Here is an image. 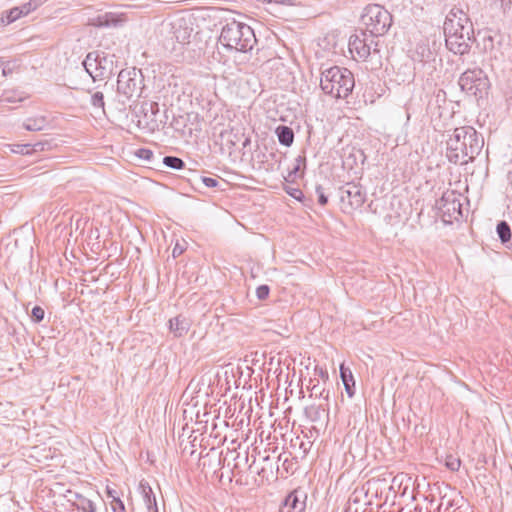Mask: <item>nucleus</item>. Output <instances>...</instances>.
<instances>
[{
  "label": "nucleus",
  "mask_w": 512,
  "mask_h": 512,
  "mask_svg": "<svg viewBox=\"0 0 512 512\" xmlns=\"http://www.w3.org/2000/svg\"><path fill=\"white\" fill-rule=\"evenodd\" d=\"M446 145L448 161L455 165H466L480 154L484 138L474 127L461 126L454 129Z\"/></svg>",
  "instance_id": "obj_1"
},
{
  "label": "nucleus",
  "mask_w": 512,
  "mask_h": 512,
  "mask_svg": "<svg viewBox=\"0 0 512 512\" xmlns=\"http://www.w3.org/2000/svg\"><path fill=\"white\" fill-rule=\"evenodd\" d=\"M446 47L454 54L463 55L470 49L473 27L468 16L460 9H452L443 25Z\"/></svg>",
  "instance_id": "obj_2"
},
{
  "label": "nucleus",
  "mask_w": 512,
  "mask_h": 512,
  "mask_svg": "<svg viewBox=\"0 0 512 512\" xmlns=\"http://www.w3.org/2000/svg\"><path fill=\"white\" fill-rule=\"evenodd\" d=\"M219 42L228 50L246 53L253 49L257 39L249 25L233 19L222 27Z\"/></svg>",
  "instance_id": "obj_3"
},
{
  "label": "nucleus",
  "mask_w": 512,
  "mask_h": 512,
  "mask_svg": "<svg viewBox=\"0 0 512 512\" xmlns=\"http://www.w3.org/2000/svg\"><path fill=\"white\" fill-rule=\"evenodd\" d=\"M354 86V75L347 68L333 66L321 73L322 91L336 99H346L352 93Z\"/></svg>",
  "instance_id": "obj_4"
},
{
  "label": "nucleus",
  "mask_w": 512,
  "mask_h": 512,
  "mask_svg": "<svg viewBox=\"0 0 512 512\" xmlns=\"http://www.w3.org/2000/svg\"><path fill=\"white\" fill-rule=\"evenodd\" d=\"M361 22L369 37H379L387 33L392 24V15L379 4H369L361 15Z\"/></svg>",
  "instance_id": "obj_5"
},
{
  "label": "nucleus",
  "mask_w": 512,
  "mask_h": 512,
  "mask_svg": "<svg viewBox=\"0 0 512 512\" xmlns=\"http://www.w3.org/2000/svg\"><path fill=\"white\" fill-rule=\"evenodd\" d=\"M114 55L109 56L103 51H91L83 60L85 71L91 76L93 81L109 79L115 69Z\"/></svg>",
  "instance_id": "obj_6"
},
{
  "label": "nucleus",
  "mask_w": 512,
  "mask_h": 512,
  "mask_svg": "<svg viewBox=\"0 0 512 512\" xmlns=\"http://www.w3.org/2000/svg\"><path fill=\"white\" fill-rule=\"evenodd\" d=\"M143 85L141 70L136 68L123 69L118 74L117 94L119 101L125 104L133 97H140Z\"/></svg>",
  "instance_id": "obj_7"
},
{
  "label": "nucleus",
  "mask_w": 512,
  "mask_h": 512,
  "mask_svg": "<svg viewBox=\"0 0 512 512\" xmlns=\"http://www.w3.org/2000/svg\"><path fill=\"white\" fill-rule=\"evenodd\" d=\"M459 86L469 96L483 98L490 87L486 73L480 68L467 69L459 78Z\"/></svg>",
  "instance_id": "obj_8"
},
{
  "label": "nucleus",
  "mask_w": 512,
  "mask_h": 512,
  "mask_svg": "<svg viewBox=\"0 0 512 512\" xmlns=\"http://www.w3.org/2000/svg\"><path fill=\"white\" fill-rule=\"evenodd\" d=\"M341 210L351 214L361 208L367 200V191L359 182H346L338 188Z\"/></svg>",
  "instance_id": "obj_9"
},
{
  "label": "nucleus",
  "mask_w": 512,
  "mask_h": 512,
  "mask_svg": "<svg viewBox=\"0 0 512 512\" xmlns=\"http://www.w3.org/2000/svg\"><path fill=\"white\" fill-rule=\"evenodd\" d=\"M462 195L454 190L445 191L441 198L436 201V208L441 214L444 222L452 223L463 217Z\"/></svg>",
  "instance_id": "obj_10"
},
{
  "label": "nucleus",
  "mask_w": 512,
  "mask_h": 512,
  "mask_svg": "<svg viewBox=\"0 0 512 512\" xmlns=\"http://www.w3.org/2000/svg\"><path fill=\"white\" fill-rule=\"evenodd\" d=\"M159 112L160 109L157 102L143 101L139 111L136 113L138 117V127L150 133L158 130L161 123V120L158 119Z\"/></svg>",
  "instance_id": "obj_11"
},
{
  "label": "nucleus",
  "mask_w": 512,
  "mask_h": 512,
  "mask_svg": "<svg viewBox=\"0 0 512 512\" xmlns=\"http://www.w3.org/2000/svg\"><path fill=\"white\" fill-rule=\"evenodd\" d=\"M371 44H373V37H368L367 33L362 31L361 36L350 37L349 51L354 59L365 61L371 55Z\"/></svg>",
  "instance_id": "obj_12"
},
{
  "label": "nucleus",
  "mask_w": 512,
  "mask_h": 512,
  "mask_svg": "<svg viewBox=\"0 0 512 512\" xmlns=\"http://www.w3.org/2000/svg\"><path fill=\"white\" fill-rule=\"evenodd\" d=\"M304 415L307 420L314 423V429H325L329 422V403L311 404L304 408Z\"/></svg>",
  "instance_id": "obj_13"
},
{
  "label": "nucleus",
  "mask_w": 512,
  "mask_h": 512,
  "mask_svg": "<svg viewBox=\"0 0 512 512\" xmlns=\"http://www.w3.org/2000/svg\"><path fill=\"white\" fill-rule=\"evenodd\" d=\"M307 494L301 489H294L284 499L283 508H287L286 512H304L306 509Z\"/></svg>",
  "instance_id": "obj_14"
},
{
  "label": "nucleus",
  "mask_w": 512,
  "mask_h": 512,
  "mask_svg": "<svg viewBox=\"0 0 512 512\" xmlns=\"http://www.w3.org/2000/svg\"><path fill=\"white\" fill-rule=\"evenodd\" d=\"M139 489L142 494L147 512H158V506L156 502V496L149 483L145 480H141L139 483Z\"/></svg>",
  "instance_id": "obj_15"
},
{
  "label": "nucleus",
  "mask_w": 512,
  "mask_h": 512,
  "mask_svg": "<svg viewBox=\"0 0 512 512\" xmlns=\"http://www.w3.org/2000/svg\"><path fill=\"white\" fill-rule=\"evenodd\" d=\"M169 328L176 337H182L189 331L190 322L186 317L178 315L169 320Z\"/></svg>",
  "instance_id": "obj_16"
},
{
  "label": "nucleus",
  "mask_w": 512,
  "mask_h": 512,
  "mask_svg": "<svg viewBox=\"0 0 512 512\" xmlns=\"http://www.w3.org/2000/svg\"><path fill=\"white\" fill-rule=\"evenodd\" d=\"M433 57V52L425 43H418L412 53V59L420 63H427L433 60Z\"/></svg>",
  "instance_id": "obj_17"
},
{
  "label": "nucleus",
  "mask_w": 512,
  "mask_h": 512,
  "mask_svg": "<svg viewBox=\"0 0 512 512\" xmlns=\"http://www.w3.org/2000/svg\"><path fill=\"white\" fill-rule=\"evenodd\" d=\"M340 377L347 395L349 397H353L355 394V381L351 370L348 367H345L344 364L340 365Z\"/></svg>",
  "instance_id": "obj_18"
},
{
  "label": "nucleus",
  "mask_w": 512,
  "mask_h": 512,
  "mask_svg": "<svg viewBox=\"0 0 512 512\" xmlns=\"http://www.w3.org/2000/svg\"><path fill=\"white\" fill-rule=\"evenodd\" d=\"M275 133L281 145L290 147L294 142V131L291 127L280 125L276 128Z\"/></svg>",
  "instance_id": "obj_19"
},
{
  "label": "nucleus",
  "mask_w": 512,
  "mask_h": 512,
  "mask_svg": "<svg viewBox=\"0 0 512 512\" xmlns=\"http://www.w3.org/2000/svg\"><path fill=\"white\" fill-rule=\"evenodd\" d=\"M72 504L77 510L82 512L96 511L94 502L79 493H74V500H72Z\"/></svg>",
  "instance_id": "obj_20"
},
{
  "label": "nucleus",
  "mask_w": 512,
  "mask_h": 512,
  "mask_svg": "<svg viewBox=\"0 0 512 512\" xmlns=\"http://www.w3.org/2000/svg\"><path fill=\"white\" fill-rule=\"evenodd\" d=\"M496 232L500 239V242L507 248V245H510L512 242V232L510 225L502 220L498 222L496 226Z\"/></svg>",
  "instance_id": "obj_21"
},
{
  "label": "nucleus",
  "mask_w": 512,
  "mask_h": 512,
  "mask_svg": "<svg viewBox=\"0 0 512 512\" xmlns=\"http://www.w3.org/2000/svg\"><path fill=\"white\" fill-rule=\"evenodd\" d=\"M46 145H48L47 142H36L34 144H18L15 145V148L12 149V151L22 155H30L33 152L44 151Z\"/></svg>",
  "instance_id": "obj_22"
},
{
  "label": "nucleus",
  "mask_w": 512,
  "mask_h": 512,
  "mask_svg": "<svg viewBox=\"0 0 512 512\" xmlns=\"http://www.w3.org/2000/svg\"><path fill=\"white\" fill-rule=\"evenodd\" d=\"M47 124L46 117L39 116L35 118H28L24 123L23 127L28 131H41Z\"/></svg>",
  "instance_id": "obj_23"
},
{
  "label": "nucleus",
  "mask_w": 512,
  "mask_h": 512,
  "mask_svg": "<svg viewBox=\"0 0 512 512\" xmlns=\"http://www.w3.org/2000/svg\"><path fill=\"white\" fill-rule=\"evenodd\" d=\"M23 100V97L21 93H19L16 90L9 89L4 90L2 94L0 95V103L1 104H9V103H17L21 102Z\"/></svg>",
  "instance_id": "obj_24"
},
{
  "label": "nucleus",
  "mask_w": 512,
  "mask_h": 512,
  "mask_svg": "<svg viewBox=\"0 0 512 512\" xmlns=\"http://www.w3.org/2000/svg\"><path fill=\"white\" fill-rule=\"evenodd\" d=\"M316 383H314L312 385V387L310 388V397L312 396H315L317 398H322L323 400H325L327 403L329 402V398H330V391L325 389V388H320L319 387V381L318 380H315Z\"/></svg>",
  "instance_id": "obj_25"
},
{
  "label": "nucleus",
  "mask_w": 512,
  "mask_h": 512,
  "mask_svg": "<svg viewBox=\"0 0 512 512\" xmlns=\"http://www.w3.org/2000/svg\"><path fill=\"white\" fill-rule=\"evenodd\" d=\"M163 164L174 170H181L184 168V161L176 156H165L162 160Z\"/></svg>",
  "instance_id": "obj_26"
},
{
  "label": "nucleus",
  "mask_w": 512,
  "mask_h": 512,
  "mask_svg": "<svg viewBox=\"0 0 512 512\" xmlns=\"http://www.w3.org/2000/svg\"><path fill=\"white\" fill-rule=\"evenodd\" d=\"M90 103L95 109H101L104 111L105 101L103 92L95 91L94 93H91Z\"/></svg>",
  "instance_id": "obj_27"
},
{
  "label": "nucleus",
  "mask_w": 512,
  "mask_h": 512,
  "mask_svg": "<svg viewBox=\"0 0 512 512\" xmlns=\"http://www.w3.org/2000/svg\"><path fill=\"white\" fill-rule=\"evenodd\" d=\"M455 501L453 499L447 498V496H443L438 505V512H456Z\"/></svg>",
  "instance_id": "obj_28"
},
{
  "label": "nucleus",
  "mask_w": 512,
  "mask_h": 512,
  "mask_svg": "<svg viewBox=\"0 0 512 512\" xmlns=\"http://www.w3.org/2000/svg\"><path fill=\"white\" fill-rule=\"evenodd\" d=\"M195 183H201L208 188H217L220 184L218 178H212L207 176H197L195 179Z\"/></svg>",
  "instance_id": "obj_29"
},
{
  "label": "nucleus",
  "mask_w": 512,
  "mask_h": 512,
  "mask_svg": "<svg viewBox=\"0 0 512 512\" xmlns=\"http://www.w3.org/2000/svg\"><path fill=\"white\" fill-rule=\"evenodd\" d=\"M306 165V157L304 155H299L295 159V164L291 169V172L294 176L302 177L303 173H300L302 167Z\"/></svg>",
  "instance_id": "obj_30"
},
{
  "label": "nucleus",
  "mask_w": 512,
  "mask_h": 512,
  "mask_svg": "<svg viewBox=\"0 0 512 512\" xmlns=\"http://www.w3.org/2000/svg\"><path fill=\"white\" fill-rule=\"evenodd\" d=\"M45 316V311L41 306H35L31 311V319L34 323H40L43 321Z\"/></svg>",
  "instance_id": "obj_31"
},
{
  "label": "nucleus",
  "mask_w": 512,
  "mask_h": 512,
  "mask_svg": "<svg viewBox=\"0 0 512 512\" xmlns=\"http://www.w3.org/2000/svg\"><path fill=\"white\" fill-rule=\"evenodd\" d=\"M263 462L265 463V466H263L261 469H258L256 471V473L259 476H261V477H266L267 476L266 472H267L268 469L272 473V471H273V463H272L271 458H270L269 455L263 457Z\"/></svg>",
  "instance_id": "obj_32"
},
{
  "label": "nucleus",
  "mask_w": 512,
  "mask_h": 512,
  "mask_svg": "<svg viewBox=\"0 0 512 512\" xmlns=\"http://www.w3.org/2000/svg\"><path fill=\"white\" fill-rule=\"evenodd\" d=\"M445 465L451 471H458L461 465V461L459 458L450 455L446 458Z\"/></svg>",
  "instance_id": "obj_33"
},
{
  "label": "nucleus",
  "mask_w": 512,
  "mask_h": 512,
  "mask_svg": "<svg viewBox=\"0 0 512 512\" xmlns=\"http://www.w3.org/2000/svg\"><path fill=\"white\" fill-rule=\"evenodd\" d=\"M135 156H137L139 159H142L145 161H151L154 158V153L150 149L140 148V149L136 150Z\"/></svg>",
  "instance_id": "obj_34"
},
{
  "label": "nucleus",
  "mask_w": 512,
  "mask_h": 512,
  "mask_svg": "<svg viewBox=\"0 0 512 512\" xmlns=\"http://www.w3.org/2000/svg\"><path fill=\"white\" fill-rule=\"evenodd\" d=\"M315 192L317 194L318 204L321 206H325L328 203V196L325 194L324 188L322 185H316Z\"/></svg>",
  "instance_id": "obj_35"
},
{
  "label": "nucleus",
  "mask_w": 512,
  "mask_h": 512,
  "mask_svg": "<svg viewBox=\"0 0 512 512\" xmlns=\"http://www.w3.org/2000/svg\"><path fill=\"white\" fill-rule=\"evenodd\" d=\"M38 5H39L38 1L31 0V1L23 4L22 6H20L19 8L21 9L22 16H26L30 12L34 11L38 7Z\"/></svg>",
  "instance_id": "obj_36"
},
{
  "label": "nucleus",
  "mask_w": 512,
  "mask_h": 512,
  "mask_svg": "<svg viewBox=\"0 0 512 512\" xmlns=\"http://www.w3.org/2000/svg\"><path fill=\"white\" fill-rule=\"evenodd\" d=\"M21 16V9L18 7H14L6 12V22L10 24L19 19Z\"/></svg>",
  "instance_id": "obj_37"
},
{
  "label": "nucleus",
  "mask_w": 512,
  "mask_h": 512,
  "mask_svg": "<svg viewBox=\"0 0 512 512\" xmlns=\"http://www.w3.org/2000/svg\"><path fill=\"white\" fill-rule=\"evenodd\" d=\"M270 293V288L268 285H260L256 289V296L259 300H265Z\"/></svg>",
  "instance_id": "obj_38"
},
{
  "label": "nucleus",
  "mask_w": 512,
  "mask_h": 512,
  "mask_svg": "<svg viewBox=\"0 0 512 512\" xmlns=\"http://www.w3.org/2000/svg\"><path fill=\"white\" fill-rule=\"evenodd\" d=\"M110 506L113 512H127L125 505L120 498L115 501H110Z\"/></svg>",
  "instance_id": "obj_39"
},
{
  "label": "nucleus",
  "mask_w": 512,
  "mask_h": 512,
  "mask_svg": "<svg viewBox=\"0 0 512 512\" xmlns=\"http://www.w3.org/2000/svg\"><path fill=\"white\" fill-rule=\"evenodd\" d=\"M285 191L291 196L293 197L294 199L296 200H299L301 201L302 198L304 197V194L303 192L298 189V188H290V187H287L285 188Z\"/></svg>",
  "instance_id": "obj_40"
},
{
  "label": "nucleus",
  "mask_w": 512,
  "mask_h": 512,
  "mask_svg": "<svg viewBox=\"0 0 512 512\" xmlns=\"http://www.w3.org/2000/svg\"><path fill=\"white\" fill-rule=\"evenodd\" d=\"M315 375H318L324 382L328 381L329 374L326 368L316 366L314 369Z\"/></svg>",
  "instance_id": "obj_41"
},
{
  "label": "nucleus",
  "mask_w": 512,
  "mask_h": 512,
  "mask_svg": "<svg viewBox=\"0 0 512 512\" xmlns=\"http://www.w3.org/2000/svg\"><path fill=\"white\" fill-rule=\"evenodd\" d=\"M106 495L110 501H115L120 498L118 491L110 486L106 487Z\"/></svg>",
  "instance_id": "obj_42"
},
{
  "label": "nucleus",
  "mask_w": 512,
  "mask_h": 512,
  "mask_svg": "<svg viewBox=\"0 0 512 512\" xmlns=\"http://www.w3.org/2000/svg\"><path fill=\"white\" fill-rule=\"evenodd\" d=\"M184 250L185 249L182 245H180L179 243H176V245L174 246V248L172 250L173 258L179 257L184 252Z\"/></svg>",
  "instance_id": "obj_43"
},
{
  "label": "nucleus",
  "mask_w": 512,
  "mask_h": 512,
  "mask_svg": "<svg viewBox=\"0 0 512 512\" xmlns=\"http://www.w3.org/2000/svg\"><path fill=\"white\" fill-rule=\"evenodd\" d=\"M296 178H298V176H294L290 170L288 175L285 177V181L293 183L296 180Z\"/></svg>",
  "instance_id": "obj_44"
},
{
  "label": "nucleus",
  "mask_w": 512,
  "mask_h": 512,
  "mask_svg": "<svg viewBox=\"0 0 512 512\" xmlns=\"http://www.w3.org/2000/svg\"><path fill=\"white\" fill-rule=\"evenodd\" d=\"M378 53L379 52V49H378V41H375V39L373 38V44H371V53Z\"/></svg>",
  "instance_id": "obj_45"
},
{
  "label": "nucleus",
  "mask_w": 512,
  "mask_h": 512,
  "mask_svg": "<svg viewBox=\"0 0 512 512\" xmlns=\"http://www.w3.org/2000/svg\"><path fill=\"white\" fill-rule=\"evenodd\" d=\"M11 73H12V70H11L10 68H6V67H4V68L2 69V75H3V76H7V75H9V74H11Z\"/></svg>",
  "instance_id": "obj_46"
},
{
  "label": "nucleus",
  "mask_w": 512,
  "mask_h": 512,
  "mask_svg": "<svg viewBox=\"0 0 512 512\" xmlns=\"http://www.w3.org/2000/svg\"><path fill=\"white\" fill-rule=\"evenodd\" d=\"M507 180H508L510 187L512 188V170L508 172Z\"/></svg>",
  "instance_id": "obj_47"
},
{
  "label": "nucleus",
  "mask_w": 512,
  "mask_h": 512,
  "mask_svg": "<svg viewBox=\"0 0 512 512\" xmlns=\"http://www.w3.org/2000/svg\"><path fill=\"white\" fill-rule=\"evenodd\" d=\"M283 466L285 467L286 471H288V469H289V468H288L289 463H288V459H287V458H286V459H284V461H283Z\"/></svg>",
  "instance_id": "obj_48"
},
{
  "label": "nucleus",
  "mask_w": 512,
  "mask_h": 512,
  "mask_svg": "<svg viewBox=\"0 0 512 512\" xmlns=\"http://www.w3.org/2000/svg\"><path fill=\"white\" fill-rule=\"evenodd\" d=\"M283 466L285 467L286 471H288V469H289V468H288L289 463H288V459H287V458H286V459H284V461H283Z\"/></svg>",
  "instance_id": "obj_49"
},
{
  "label": "nucleus",
  "mask_w": 512,
  "mask_h": 512,
  "mask_svg": "<svg viewBox=\"0 0 512 512\" xmlns=\"http://www.w3.org/2000/svg\"><path fill=\"white\" fill-rule=\"evenodd\" d=\"M507 249L511 250L512 251V241H511V244L510 245H507Z\"/></svg>",
  "instance_id": "obj_50"
},
{
  "label": "nucleus",
  "mask_w": 512,
  "mask_h": 512,
  "mask_svg": "<svg viewBox=\"0 0 512 512\" xmlns=\"http://www.w3.org/2000/svg\"><path fill=\"white\" fill-rule=\"evenodd\" d=\"M249 142V139H246L244 142V145H246Z\"/></svg>",
  "instance_id": "obj_51"
},
{
  "label": "nucleus",
  "mask_w": 512,
  "mask_h": 512,
  "mask_svg": "<svg viewBox=\"0 0 512 512\" xmlns=\"http://www.w3.org/2000/svg\"><path fill=\"white\" fill-rule=\"evenodd\" d=\"M346 512H348V511H346Z\"/></svg>",
  "instance_id": "obj_52"
}]
</instances>
